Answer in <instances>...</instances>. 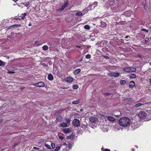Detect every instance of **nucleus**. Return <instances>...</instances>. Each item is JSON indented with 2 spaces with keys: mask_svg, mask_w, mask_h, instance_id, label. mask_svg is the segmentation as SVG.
Instances as JSON below:
<instances>
[{
  "mask_svg": "<svg viewBox=\"0 0 151 151\" xmlns=\"http://www.w3.org/2000/svg\"><path fill=\"white\" fill-rule=\"evenodd\" d=\"M78 86L77 84L74 85L73 86V88L74 89H77L78 88Z\"/></svg>",
  "mask_w": 151,
  "mask_h": 151,
  "instance_id": "obj_27",
  "label": "nucleus"
},
{
  "mask_svg": "<svg viewBox=\"0 0 151 151\" xmlns=\"http://www.w3.org/2000/svg\"><path fill=\"white\" fill-rule=\"evenodd\" d=\"M76 47L78 48H80L81 47V46L79 45H77L76 46Z\"/></svg>",
  "mask_w": 151,
  "mask_h": 151,
  "instance_id": "obj_54",
  "label": "nucleus"
},
{
  "mask_svg": "<svg viewBox=\"0 0 151 151\" xmlns=\"http://www.w3.org/2000/svg\"><path fill=\"white\" fill-rule=\"evenodd\" d=\"M129 72H135L136 70V69L135 68L129 67Z\"/></svg>",
  "mask_w": 151,
  "mask_h": 151,
  "instance_id": "obj_16",
  "label": "nucleus"
},
{
  "mask_svg": "<svg viewBox=\"0 0 151 151\" xmlns=\"http://www.w3.org/2000/svg\"><path fill=\"white\" fill-rule=\"evenodd\" d=\"M81 70L80 69L78 68L75 70L73 72V73L75 75H77L79 73L81 72Z\"/></svg>",
  "mask_w": 151,
  "mask_h": 151,
  "instance_id": "obj_10",
  "label": "nucleus"
},
{
  "mask_svg": "<svg viewBox=\"0 0 151 151\" xmlns=\"http://www.w3.org/2000/svg\"><path fill=\"white\" fill-rule=\"evenodd\" d=\"M113 75V73H109V75L110 76H111V75Z\"/></svg>",
  "mask_w": 151,
  "mask_h": 151,
  "instance_id": "obj_52",
  "label": "nucleus"
},
{
  "mask_svg": "<svg viewBox=\"0 0 151 151\" xmlns=\"http://www.w3.org/2000/svg\"><path fill=\"white\" fill-rule=\"evenodd\" d=\"M47 78L49 80L52 81L53 79V76L52 74H50L48 76Z\"/></svg>",
  "mask_w": 151,
  "mask_h": 151,
  "instance_id": "obj_14",
  "label": "nucleus"
},
{
  "mask_svg": "<svg viewBox=\"0 0 151 151\" xmlns=\"http://www.w3.org/2000/svg\"><path fill=\"white\" fill-rule=\"evenodd\" d=\"M63 132L64 133L67 134L71 132L72 130L69 128H65L63 130Z\"/></svg>",
  "mask_w": 151,
  "mask_h": 151,
  "instance_id": "obj_6",
  "label": "nucleus"
},
{
  "mask_svg": "<svg viewBox=\"0 0 151 151\" xmlns=\"http://www.w3.org/2000/svg\"><path fill=\"white\" fill-rule=\"evenodd\" d=\"M33 148L36 150H38L39 149V148L36 147H34Z\"/></svg>",
  "mask_w": 151,
  "mask_h": 151,
  "instance_id": "obj_51",
  "label": "nucleus"
},
{
  "mask_svg": "<svg viewBox=\"0 0 151 151\" xmlns=\"http://www.w3.org/2000/svg\"><path fill=\"white\" fill-rule=\"evenodd\" d=\"M104 151H110V150L108 149H106Z\"/></svg>",
  "mask_w": 151,
  "mask_h": 151,
  "instance_id": "obj_58",
  "label": "nucleus"
},
{
  "mask_svg": "<svg viewBox=\"0 0 151 151\" xmlns=\"http://www.w3.org/2000/svg\"><path fill=\"white\" fill-rule=\"evenodd\" d=\"M42 49L45 51L47 50L48 49V47L47 45H45L43 46L42 47Z\"/></svg>",
  "mask_w": 151,
  "mask_h": 151,
  "instance_id": "obj_23",
  "label": "nucleus"
},
{
  "mask_svg": "<svg viewBox=\"0 0 151 151\" xmlns=\"http://www.w3.org/2000/svg\"><path fill=\"white\" fill-rule=\"evenodd\" d=\"M90 47H91V46H90V45H87V47L88 48H90Z\"/></svg>",
  "mask_w": 151,
  "mask_h": 151,
  "instance_id": "obj_63",
  "label": "nucleus"
},
{
  "mask_svg": "<svg viewBox=\"0 0 151 151\" xmlns=\"http://www.w3.org/2000/svg\"><path fill=\"white\" fill-rule=\"evenodd\" d=\"M107 119L109 121L111 122H113L115 120V118L114 117L112 116H109L107 117Z\"/></svg>",
  "mask_w": 151,
  "mask_h": 151,
  "instance_id": "obj_12",
  "label": "nucleus"
},
{
  "mask_svg": "<svg viewBox=\"0 0 151 151\" xmlns=\"http://www.w3.org/2000/svg\"><path fill=\"white\" fill-rule=\"evenodd\" d=\"M126 83L125 80H122L120 81V83L121 85H124Z\"/></svg>",
  "mask_w": 151,
  "mask_h": 151,
  "instance_id": "obj_25",
  "label": "nucleus"
},
{
  "mask_svg": "<svg viewBox=\"0 0 151 151\" xmlns=\"http://www.w3.org/2000/svg\"><path fill=\"white\" fill-rule=\"evenodd\" d=\"M91 56L90 54H87L86 55V58L88 59H90Z\"/></svg>",
  "mask_w": 151,
  "mask_h": 151,
  "instance_id": "obj_38",
  "label": "nucleus"
},
{
  "mask_svg": "<svg viewBox=\"0 0 151 151\" xmlns=\"http://www.w3.org/2000/svg\"><path fill=\"white\" fill-rule=\"evenodd\" d=\"M63 145H66V143H65L64 142L63 143Z\"/></svg>",
  "mask_w": 151,
  "mask_h": 151,
  "instance_id": "obj_64",
  "label": "nucleus"
},
{
  "mask_svg": "<svg viewBox=\"0 0 151 151\" xmlns=\"http://www.w3.org/2000/svg\"><path fill=\"white\" fill-rule=\"evenodd\" d=\"M29 1L26 2L25 4H24L25 5V6H26V7H28V6L29 5Z\"/></svg>",
  "mask_w": 151,
  "mask_h": 151,
  "instance_id": "obj_44",
  "label": "nucleus"
},
{
  "mask_svg": "<svg viewBox=\"0 0 151 151\" xmlns=\"http://www.w3.org/2000/svg\"><path fill=\"white\" fill-rule=\"evenodd\" d=\"M34 85L39 87H43L45 86V85L43 82H40L35 83Z\"/></svg>",
  "mask_w": 151,
  "mask_h": 151,
  "instance_id": "obj_5",
  "label": "nucleus"
},
{
  "mask_svg": "<svg viewBox=\"0 0 151 151\" xmlns=\"http://www.w3.org/2000/svg\"><path fill=\"white\" fill-rule=\"evenodd\" d=\"M69 5V3L68 2V1H67V2L64 3L63 5L65 7V8L67 7Z\"/></svg>",
  "mask_w": 151,
  "mask_h": 151,
  "instance_id": "obj_32",
  "label": "nucleus"
},
{
  "mask_svg": "<svg viewBox=\"0 0 151 151\" xmlns=\"http://www.w3.org/2000/svg\"><path fill=\"white\" fill-rule=\"evenodd\" d=\"M88 125L90 127L93 128H95L97 125V123H88Z\"/></svg>",
  "mask_w": 151,
  "mask_h": 151,
  "instance_id": "obj_11",
  "label": "nucleus"
},
{
  "mask_svg": "<svg viewBox=\"0 0 151 151\" xmlns=\"http://www.w3.org/2000/svg\"><path fill=\"white\" fill-rule=\"evenodd\" d=\"M3 121V119H0V123H1V122Z\"/></svg>",
  "mask_w": 151,
  "mask_h": 151,
  "instance_id": "obj_61",
  "label": "nucleus"
},
{
  "mask_svg": "<svg viewBox=\"0 0 151 151\" xmlns=\"http://www.w3.org/2000/svg\"><path fill=\"white\" fill-rule=\"evenodd\" d=\"M63 118L60 115H58L56 118V120L58 122H60L62 121Z\"/></svg>",
  "mask_w": 151,
  "mask_h": 151,
  "instance_id": "obj_9",
  "label": "nucleus"
},
{
  "mask_svg": "<svg viewBox=\"0 0 151 151\" xmlns=\"http://www.w3.org/2000/svg\"><path fill=\"white\" fill-rule=\"evenodd\" d=\"M38 42H36L35 43V45H38Z\"/></svg>",
  "mask_w": 151,
  "mask_h": 151,
  "instance_id": "obj_57",
  "label": "nucleus"
},
{
  "mask_svg": "<svg viewBox=\"0 0 151 151\" xmlns=\"http://www.w3.org/2000/svg\"><path fill=\"white\" fill-rule=\"evenodd\" d=\"M15 73V72L14 71H9L8 73H12V74H13V73Z\"/></svg>",
  "mask_w": 151,
  "mask_h": 151,
  "instance_id": "obj_50",
  "label": "nucleus"
},
{
  "mask_svg": "<svg viewBox=\"0 0 151 151\" xmlns=\"http://www.w3.org/2000/svg\"><path fill=\"white\" fill-rule=\"evenodd\" d=\"M80 102V100H77L76 101L72 102V104H78Z\"/></svg>",
  "mask_w": 151,
  "mask_h": 151,
  "instance_id": "obj_21",
  "label": "nucleus"
},
{
  "mask_svg": "<svg viewBox=\"0 0 151 151\" xmlns=\"http://www.w3.org/2000/svg\"><path fill=\"white\" fill-rule=\"evenodd\" d=\"M129 67H125L123 69V70L125 72H129Z\"/></svg>",
  "mask_w": 151,
  "mask_h": 151,
  "instance_id": "obj_24",
  "label": "nucleus"
},
{
  "mask_svg": "<svg viewBox=\"0 0 151 151\" xmlns=\"http://www.w3.org/2000/svg\"><path fill=\"white\" fill-rule=\"evenodd\" d=\"M63 110H61L59 109V110H58V111H57L56 112L58 113V114L60 115L61 113V112H62V111Z\"/></svg>",
  "mask_w": 151,
  "mask_h": 151,
  "instance_id": "obj_36",
  "label": "nucleus"
},
{
  "mask_svg": "<svg viewBox=\"0 0 151 151\" xmlns=\"http://www.w3.org/2000/svg\"><path fill=\"white\" fill-rule=\"evenodd\" d=\"M84 27L85 29H90V26L88 25H86L84 26Z\"/></svg>",
  "mask_w": 151,
  "mask_h": 151,
  "instance_id": "obj_35",
  "label": "nucleus"
},
{
  "mask_svg": "<svg viewBox=\"0 0 151 151\" xmlns=\"http://www.w3.org/2000/svg\"><path fill=\"white\" fill-rule=\"evenodd\" d=\"M71 136H68L67 137V139H69L70 138Z\"/></svg>",
  "mask_w": 151,
  "mask_h": 151,
  "instance_id": "obj_56",
  "label": "nucleus"
},
{
  "mask_svg": "<svg viewBox=\"0 0 151 151\" xmlns=\"http://www.w3.org/2000/svg\"><path fill=\"white\" fill-rule=\"evenodd\" d=\"M45 140L43 139H42L40 140L39 142V143H42L44 142Z\"/></svg>",
  "mask_w": 151,
  "mask_h": 151,
  "instance_id": "obj_40",
  "label": "nucleus"
},
{
  "mask_svg": "<svg viewBox=\"0 0 151 151\" xmlns=\"http://www.w3.org/2000/svg\"><path fill=\"white\" fill-rule=\"evenodd\" d=\"M51 146L52 148H54L55 147V144L54 143H51Z\"/></svg>",
  "mask_w": 151,
  "mask_h": 151,
  "instance_id": "obj_42",
  "label": "nucleus"
},
{
  "mask_svg": "<svg viewBox=\"0 0 151 151\" xmlns=\"http://www.w3.org/2000/svg\"><path fill=\"white\" fill-rule=\"evenodd\" d=\"M62 145H60V146H57L55 149V151H58L59 150L60 148V147Z\"/></svg>",
  "mask_w": 151,
  "mask_h": 151,
  "instance_id": "obj_30",
  "label": "nucleus"
},
{
  "mask_svg": "<svg viewBox=\"0 0 151 151\" xmlns=\"http://www.w3.org/2000/svg\"><path fill=\"white\" fill-rule=\"evenodd\" d=\"M16 19L17 20H20L21 19V18H15L14 19Z\"/></svg>",
  "mask_w": 151,
  "mask_h": 151,
  "instance_id": "obj_53",
  "label": "nucleus"
},
{
  "mask_svg": "<svg viewBox=\"0 0 151 151\" xmlns=\"http://www.w3.org/2000/svg\"><path fill=\"white\" fill-rule=\"evenodd\" d=\"M72 123H80L79 120L77 119H75L73 120Z\"/></svg>",
  "mask_w": 151,
  "mask_h": 151,
  "instance_id": "obj_28",
  "label": "nucleus"
},
{
  "mask_svg": "<svg viewBox=\"0 0 151 151\" xmlns=\"http://www.w3.org/2000/svg\"><path fill=\"white\" fill-rule=\"evenodd\" d=\"M111 93H109V92L105 93H104V94L106 96H108V95H111Z\"/></svg>",
  "mask_w": 151,
  "mask_h": 151,
  "instance_id": "obj_48",
  "label": "nucleus"
},
{
  "mask_svg": "<svg viewBox=\"0 0 151 151\" xmlns=\"http://www.w3.org/2000/svg\"><path fill=\"white\" fill-rule=\"evenodd\" d=\"M104 58H106V59H109V57L108 56H105V55H104Z\"/></svg>",
  "mask_w": 151,
  "mask_h": 151,
  "instance_id": "obj_49",
  "label": "nucleus"
},
{
  "mask_svg": "<svg viewBox=\"0 0 151 151\" xmlns=\"http://www.w3.org/2000/svg\"><path fill=\"white\" fill-rule=\"evenodd\" d=\"M28 26H32V24H31V22H30V23H29V24H28Z\"/></svg>",
  "mask_w": 151,
  "mask_h": 151,
  "instance_id": "obj_59",
  "label": "nucleus"
},
{
  "mask_svg": "<svg viewBox=\"0 0 151 151\" xmlns=\"http://www.w3.org/2000/svg\"><path fill=\"white\" fill-rule=\"evenodd\" d=\"M125 100L126 101L129 102L132 100V99L131 98H128L125 99Z\"/></svg>",
  "mask_w": 151,
  "mask_h": 151,
  "instance_id": "obj_39",
  "label": "nucleus"
},
{
  "mask_svg": "<svg viewBox=\"0 0 151 151\" xmlns=\"http://www.w3.org/2000/svg\"><path fill=\"white\" fill-rule=\"evenodd\" d=\"M106 23L103 21L101 22V26L102 27H104L106 26Z\"/></svg>",
  "mask_w": 151,
  "mask_h": 151,
  "instance_id": "obj_20",
  "label": "nucleus"
},
{
  "mask_svg": "<svg viewBox=\"0 0 151 151\" xmlns=\"http://www.w3.org/2000/svg\"><path fill=\"white\" fill-rule=\"evenodd\" d=\"M45 146L46 147H47V148H48L49 149H51V147L50 145L47 144V143L45 144Z\"/></svg>",
  "mask_w": 151,
  "mask_h": 151,
  "instance_id": "obj_37",
  "label": "nucleus"
},
{
  "mask_svg": "<svg viewBox=\"0 0 151 151\" xmlns=\"http://www.w3.org/2000/svg\"><path fill=\"white\" fill-rule=\"evenodd\" d=\"M89 120L91 123H96L98 122V119L95 117H91L89 118Z\"/></svg>",
  "mask_w": 151,
  "mask_h": 151,
  "instance_id": "obj_4",
  "label": "nucleus"
},
{
  "mask_svg": "<svg viewBox=\"0 0 151 151\" xmlns=\"http://www.w3.org/2000/svg\"><path fill=\"white\" fill-rule=\"evenodd\" d=\"M139 118L142 120L144 119V118L146 116V114L145 112L143 111H141L139 112L138 115Z\"/></svg>",
  "mask_w": 151,
  "mask_h": 151,
  "instance_id": "obj_2",
  "label": "nucleus"
},
{
  "mask_svg": "<svg viewBox=\"0 0 151 151\" xmlns=\"http://www.w3.org/2000/svg\"><path fill=\"white\" fill-rule=\"evenodd\" d=\"M137 76L136 75L133 74H131L130 76V78H136Z\"/></svg>",
  "mask_w": 151,
  "mask_h": 151,
  "instance_id": "obj_31",
  "label": "nucleus"
},
{
  "mask_svg": "<svg viewBox=\"0 0 151 151\" xmlns=\"http://www.w3.org/2000/svg\"><path fill=\"white\" fill-rule=\"evenodd\" d=\"M73 81V78L71 77H68L67 78V81L68 82H71Z\"/></svg>",
  "mask_w": 151,
  "mask_h": 151,
  "instance_id": "obj_17",
  "label": "nucleus"
},
{
  "mask_svg": "<svg viewBox=\"0 0 151 151\" xmlns=\"http://www.w3.org/2000/svg\"><path fill=\"white\" fill-rule=\"evenodd\" d=\"M65 8V6H64L63 5H62V6H61V7H60L59 9L58 10L60 11H62Z\"/></svg>",
  "mask_w": 151,
  "mask_h": 151,
  "instance_id": "obj_34",
  "label": "nucleus"
},
{
  "mask_svg": "<svg viewBox=\"0 0 151 151\" xmlns=\"http://www.w3.org/2000/svg\"><path fill=\"white\" fill-rule=\"evenodd\" d=\"M112 76L114 77H118L119 76V74L118 73L113 72V75Z\"/></svg>",
  "mask_w": 151,
  "mask_h": 151,
  "instance_id": "obj_19",
  "label": "nucleus"
},
{
  "mask_svg": "<svg viewBox=\"0 0 151 151\" xmlns=\"http://www.w3.org/2000/svg\"><path fill=\"white\" fill-rule=\"evenodd\" d=\"M129 87L130 88H132L135 85V83L133 81H131L129 83Z\"/></svg>",
  "mask_w": 151,
  "mask_h": 151,
  "instance_id": "obj_8",
  "label": "nucleus"
},
{
  "mask_svg": "<svg viewBox=\"0 0 151 151\" xmlns=\"http://www.w3.org/2000/svg\"><path fill=\"white\" fill-rule=\"evenodd\" d=\"M27 14L26 13H24L23 14H22L21 15V19L22 20H24L26 18L25 16L27 15Z\"/></svg>",
  "mask_w": 151,
  "mask_h": 151,
  "instance_id": "obj_15",
  "label": "nucleus"
},
{
  "mask_svg": "<svg viewBox=\"0 0 151 151\" xmlns=\"http://www.w3.org/2000/svg\"><path fill=\"white\" fill-rule=\"evenodd\" d=\"M142 31H143L145 32H148V31L147 29H145V28H142Z\"/></svg>",
  "mask_w": 151,
  "mask_h": 151,
  "instance_id": "obj_46",
  "label": "nucleus"
},
{
  "mask_svg": "<svg viewBox=\"0 0 151 151\" xmlns=\"http://www.w3.org/2000/svg\"><path fill=\"white\" fill-rule=\"evenodd\" d=\"M21 25L20 24H15L11 26L10 27H13V28L17 27H18L19 26H20Z\"/></svg>",
  "mask_w": 151,
  "mask_h": 151,
  "instance_id": "obj_33",
  "label": "nucleus"
},
{
  "mask_svg": "<svg viewBox=\"0 0 151 151\" xmlns=\"http://www.w3.org/2000/svg\"><path fill=\"white\" fill-rule=\"evenodd\" d=\"M73 125L76 127H78L80 125V123H73Z\"/></svg>",
  "mask_w": 151,
  "mask_h": 151,
  "instance_id": "obj_43",
  "label": "nucleus"
},
{
  "mask_svg": "<svg viewBox=\"0 0 151 151\" xmlns=\"http://www.w3.org/2000/svg\"><path fill=\"white\" fill-rule=\"evenodd\" d=\"M144 105L143 104H142L141 103H138L137 104H136L135 106V107H138L140 106H141L143 105Z\"/></svg>",
  "mask_w": 151,
  "mask_h": 151,
  "instance_id": "obj_29",
  "label": "nucleus"
},
{
  "mask_svg": "<svg viewBox=\"0 0 151 151\" xmlns=\"http://www.w3.org/2000/svg\"><path fill=\"white\" fill-rule=\"evenodd\" d=\"M118 125L124 127H127L129 125L130 123H117Z\"/></svg>",
  "mask_w": 151,
  "mask_h": 151,
  "instance_id": "obj_13",
  "label": "nucleus"
},
{
  "mask_svg": "<svg viewBox=\"0 0 151 151\" xmlns=\"http://www.w3.org/2000/svg\"><path fill=\"white\" fill-rule=\"evenodd\" d=\"M130 122V119L126 117H122L120 118L119 123H129Z\"/></svg>",
  "mask_w": 151,
  "mask_h": 151,
  "instance_id": "obj_1",
  "label": "nucleus"
},
{
  "mask_svg": "<svg viewBox=\"0 0 151 151\" xmlns=\"http://www.w3.org/2000/svg\"><path fill=\"white\" fill-rule=\"evenodd\" d=\"M66 123H70V120L69 118H67L65 119Z\"/></svg>",
  "mask_w": 151,
  "mask_h": 151,
  "instance_id": "obj_45",
  "label": "nucleus"
},
{
  "mask_svg": "<svg viewBox=\"0 0 151 151\" xmlns=\"http://www.w3.org/2000/svg\"><path fill=\"white\" fill-rule=\"evenodd\" d=\"M108 127L107 125L105 124V123L104 124L102 125H101V128L103 131L105 132L107 131Z\"/></svg>",
  "mask_w": 151,
  "mask_h": 151,
  "instance_id": "obj_3",
  "label": "nucleus"
},
{
  "mask_svg": "<svg viewBox=\"0 0 151 151\" xmlns=\"http://www.w3.org/2000/svg\"><path fill=\"white\" fill-rule=\"evenodd\" d=\"M41 64V65H43V66H47V65H48V64H45V63H40Z\"/></svg>",
  "mask_w": 151,
  "mask_h": 151,
  "instance_id": "obj_41",
  "label": "nucleus"
},
{
  "mask_svg": "<svg viewBox=\"0 0 151 151\" xmlns=\"http://www.w3.org/2000/svg\"><path fill=\"white\" fill-rule=\"evenodd\" d=\"M137 56L139 57L140 58H142V56L141 55H137Z\"/></svg>",
  "mask_w": 151,
  "mask_h": 151,
  "instance_id": "obj_55",
  "label": "nucleus"
},
{
  "mask_svg": "<svg viewBox=\"0 0 151 151\" xmlns=\"http://www.w3.org/2000/svg\"><path fill=\"white\" fill-rule=\"evenodd\" d=\"M69 125L67 123H61L60 125V127H66L69 126Z\"/></svg>",
  "mask_w": 151,
  "mask_h": 151,
  "instance_id": "obj_18",
  "label": "nucleus"
},
{
  "mask_svg": "<svg viewBox=\"0 0 151 151\" xmlns=\"http://www.w3.org/2000/svg\"><path fill=\"white\" fill-rule=\"evenodd\" d=\"M140 123H131V125L133 129H135L138 127L140 125Z\"/></svg>",
  "mask_w": 151,
  "mask_h": 151,
  "instance_id": "obj_7",
  "label": "nucleus"
},
{
  "mask_svg": "<svg viewBox=\"0 0 151 151\" xmlns=\"http://www.w3.org/2000/svg\"><path fill=\"white\" fill-rule=\"evenodd\" d=\"M144 42H145L147 43L148 42V41L147 40H145Z\"/></svg>",
  "mask_w": 151,
  "mask_h": 151,
  "instance_id": "obj_60",
  "label": "nucleus"
},
{
  "mask_svg": "<svg viewBox=\"0 0 151 151\" xmlns=\"http://www.w3.org/2000/svg\"><path fill=\"white\" fill-rule=\"evenodd\" d=\"M83 15L82 13L81 12H79L76 13L75 16H80Z\"/></svg>",
  "mask_w": 151,
  "mask_h": 151,
  "instance_id": "obj_26",
  "label": "nucleus"
},
{
  "mask_svg": "<svg viewBox=\"0 0 151 151\" xmlns=\"http://www.w3.org/2000/svg\"><path fill=\"white\" fill-rule=\"evenodd\" d=\"M6 63L5 62H3L1 60H0V66H4L6 65Z\"/></svg>",
  "mask_w": 151,
  "mask_h": 151,
  "instance_id": "obj_22",
  "label": "nucleus"
},
{
  "mask_svg": "<svg viewBox=\"0 0 151 151\" xmlns=\"http://www.w3.org/2000/svg\"><path fill=\"white\" fill-rule=\"evenodd\" d=\"M59 138L61 140H63L65 139L64 137H63L59 136Z\"/></svg>",
  "mask_w": 151,
  "mask_h": 151,
  "instance_id": "obj_47",
  "label": "nucleus"
},
{
  "mask_svg": "<svg viewBox=\"0 0 151 151\" xmlns=\"http://www.w3.org/2000/svg\"><path fill=\"white\" fill-rule=\"evenodd\" d=\"M128 36H126V37H125V38H126V39H127L128 38Z\"/></svg>",
  "mask_w": 151,
  "mask_h": 151,
  "instance_id": "obj_62",
  "label": "nucleus"
}]
</instances>
